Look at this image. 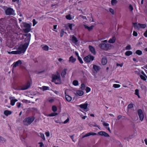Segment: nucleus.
I'll return each mask as SVG.
<instances>
[{
	"instance_id": "obj_41",
	"label": "nucleus",
	"mask_w": 147,
	"mask_h": 147,
	"mask_svg": "<svg viewBox=\"0 0 147 147\" xmlns=\"http://www.w3.org/2000/svg\"><path fill=\"white\" fill-rule=\"evenodd\" d=\"M52 109L53 111L54 112L56 111L57 110V107L55 106H53Z\"/></svg>"
},
{
	"instance_id": "obj_3",
	"label": "nucleus",
	"mask_w": 147,
	"mask_h": 147,
	"mask_svg": "<svg viewBox=\"0 0 147 147\" xmlns=\"http://www.w3.org/2000/svg\"><path fill=\"white\" fill-rule=\"evenodd\" d=\"M11 40L7 41V45L8 47L10 48H12L15 44L17 42V40L20 37H10Z\"/></svg>"
},
{
	"instance_id": "obj_28",
	"label": "nucleus",
	"mask_w": 147,
	"mask_h": 147,
	"mask_svg": "<svg viewBox=\"0 0 147 147\" xmlns=\"http://www.w3.org/2000/svg\"><path fill=\"white\" fill-rule=\"evenodd\" d=\"M140 77L141 79L143 80L144 81H146L147 80V76L146 75L145 76L144 75H141L140 76Z\"/></svg>"
},
{
	"instance_id": "obj_56",
	"label": "nucleus",
	"mask_w": 147,
	"mask_h": 147,
	"mask_svg": "<svg viewBox=\"0 0 147 147\" xmlns=\"http://www.w3.org/2000/svg\"><path fill=\"white\" fill-rule=\"evenodd\" d=\"M78 59L81 63H83V62L81 57H80L78 58Z\"/></svg>"
},
{
	"instance_id": "obj_9",
	"label": "nucleus",
	"mask_w": 147,
	"mask_h": 147,
	"mask_svg": "<svg viewBox=\"0 0 147 147\" xmlns=\"http://www.w3.org/2000/svg\"><path fill=\"white\" fill-rule=\"evenodd\" d=\"M99 46L100 48L101 49L105 50H107L110 49V48L111 47V46L110 45L103 43L100 44L99 45Z\"/></svg>"
},
{
	"instance_id": "obj_58",
	"label": "nucleus",
	"mask_w": 147,
	"mask_h": 147,
	"mask_svg": "<svg viewBox=\"0 0 147 147\" xmlns=\"http://www.w3.org/2000/svg\"><path fill=\"white\" fill-rule=\"evenodd\" d=\"M16 105L18 108H20L21 107V103L19 102H18L16 104Z\"/></svg>"
},
{
	"instance_id": "obj_50",
	"label": "nucleus",
	"mask_w": 147,
	"mask_h": 147,
	"mask_svg": "<svg viewBox=\"0 0 147 147\" xmlns=\"http://www.w3.org/2000/svg\"><path fill=\"white\" fill-rule=\"evenodd\" d=\"M42 49L44 50H46V45H41Z\"/></svg>"
},
{
	"instance_id": "obj_48",
	"label": "nucleus",
	"mask_w": 147,
	"mask_h": 147,
	"mask_svg": "<svg viewBox=\"0 0 147 147\" xmlns=\"http://www.w3.org/2000/svg\"><path fill=\"white\" fill-rule=\"evenodd\" d=\"M40 135V136L42 138V139H43L44 140H45V137L44 135V134L42 133H39Z\"/></svg>"
},
{
	"instance_id": "obj_4",
	"label": "nucleus",
	"mask_w": 147,
	"mask_h": 147,
	"mask_svg": "<svg viewBox=\"0 0 147 147\" xmlns=\"http://www.w3.org/2000/svg\"><path fill=\"white\" fill-rule=\"evenodd\" d=\"M52 81L56 84H60L61 83L60 74L57 73L56 74L53 75L52 77Z\"/></svg>"
},
{
	"instance_id": "obj_45",
	"label": "nucleus",
	"mask_w": 147,
	"mask_h": 147,
	"mask_svg": "<svg viewBox=\"0 0 147 147\" xmlns=\"http://www.w3.org/2000/svg\"><path fill=\"white\" fill-rule=\"evenodd\" d=\"M33 26H34L36 24H37V22L36 21L35 19H33L32 20Z\"/></svg>"
},
{
	"instance_id": "obj_27",
	"label": "nucleus",
	"mask_w": 147,
	"mask_h": 147,
	"mask_svg": "<svg viewBox=\"0 0 147 147\" xmlns=\"http://www.w3.org/2000/svg\"><path fill=\"white\" fill-rule=\"evenodd\" d=\"M67 70V69H63L61 73V76L62 77H64L66 74V71Z\"/></svg>"
},
{
	"instance_id": "obj_59",
	"label": "nucleus",
	"mask_w": 147,
	"mask_h": 147,
	"mask_svg": "<svg viewBox=\"0 0 147 147\" xmlns=\"http://www.w3.org/2000/svg\"><path fill=\"white\" fill-rule=\"evenodd\" d=\"M123 65V63H121V64H119L117 63V66H119L121 67H122Z\"/></svg>"
},
{
	"instance_id": "obj_52",
	"label": "nucleus",
	"mask_w": 147,
	"mask_h": 147,
	"mask_svg": "<svg viewBox=\"0 0 147 147\" xmlns=\"http://www.w3.org/2000/svg\"><path fill=\"white\" fill-rule=\"evenodd\" d=\"M133 35L135 36H138V33L137 32L135 31L133 32Z\"/></svg>"
},
{
	"instance_id": "obj_32",
	"label": "nucleus",
	"mask_w": 147,
	"mask_h": 147,
	"mask_svg": "<svg viewBox=\"0 0 147 147\" xmlns=\"http://www.w3.org/2000/svg\"><path fill=\"white\" fill-rule=\"evenodd\" d=\"M139 28H144L146 27V25L145 24H141L140 23L138 24Z\"/></svg>"
},
{
	"instance_id": "obj_23",
	"label": "nucleus",
	"mask_w": 147,
	"mask_h": 147,
	"mask_svg": "<svg viewBox=\"0 0 147 147\" xmlns=\"http://www.w3.org/2000/svg\"><path fill=\"white\" fill-rule=\"evenodd\" d=\"M97 134L94 132H89L85 134L86 137L90 136H94L96 135Z\"/></svg>"
},
{
	"instance_id": "obj_37",
	"label": "nucleus",
	"mask_w": 147,
	"mask_h": 147,
	"mask_svg": "<svg viewBox=\"0 0 147 147\" xmlns=\"http://www.w3.org/2000/svg\"><path fill=\"white\" fill-rule=\"evenodd\" d=\"M111 4L113 5L116 4L117 3V0H111Z\"/></svg>"
},
{
	"instance_id": "obj_18",
	"label": "nucleus",
	"mask_w": 147,
	"mask_h": 147,
	"mask_svg": "<svg viewBox=\"0 0 147 147\" xmlns=\"http://www.w3.org/2000/svg\"><path fill=\"white\" fill-rule=\"evenodd\" d=\"M103 125L107 129L109 132H111L110 128L109 127V124L105 122H103L102 123Z\"/></svg>"
},
{
	"instance_id": "obj_60",
	"label": "nucleus",
	"mask_w": 147,
	"mask_h": 147,
	"mask_svg": "<svg viewBox=\"0 0 147 147\" xmlns=\"http://www.w3.org/2000/svg\"><path fill=\"white\" fill-rule=\"evenodd\" d=\"M12 1L13 2H17V3L18 4L20 3L19 0H12Z\"/></svg>"
},
{
	"instance_id": "obj_10",
	"label": "nucleus",
	"mask_w": 147,
	"mask_h": 147,
	"mask_svg": "<svg viewBox=\"0 0 147 147\" xmlns=\"http://www.w3.org/2000/svg\"><path fill=\"white\" fill-rule=\"evenodd\" d=\"M30 82L28 81L26 84L22 86L20 90H25L27 89L30 87Z\"/></svg>"
},
{
	"instance_id": "obj_43",
	"label": "nucleus",
	"mask_w": 147,
	"mask_h": 147,
	"mask_svg": "<svg viewBox=\"0 0 147 147\" xmlns=\"http://www.w3.org/2000/svg\"><path fill=\"white\" fill-rule=\"evenodd\" d=\"M91 90V88L88 87H86V93H88L89 92H90Z\"/></svg>"
},
{
	"instance_id": "obj_25",
	"label": "nucleus",
	"mask_w": 147,
	"mask_h": 147,
	"mask_svg": "<svg viewBox=\"0 0 147 147\" xmlns=\"http://www.w3.org/2000/svg\"><path fill=\"white\" fill-rule=\"evenodd\" d=\"M65 99L66 100L68 101L69 102L71 101L72 99L71 97L68 95H66L65 96Z\"/></svg>"
},
{
	"instance_id": "obj_40",
	"label": "nucleus",
	"mask_w": 147,
	"mask_h": 147,
	"mask_svg": "<svg viewBox=\"0 0 147 147\" xmlns=\"http://www.w3.org/2000/svg\"><path fill=\"white\" fill-rule=\"evenodd\" d=\"M135 94L138 96V98H140V96L139 95V90L138 89H136L135 91Z\"/></svg>"
},
{
	"instance_id": "obj_33",
	"label": "nucleus",
	"mask_w": 147,
	"mask_h": 147,
	"mask_svg": "<svg viewBox=\"0 0 147 147\" xmlns=\"http://www.w3.org/2000/svg\"><path fill=\"white\" fill-rule=\"evenodd\" d=\"M72 41L73 42L76 44L78 41L76 37H72Z\"/></svg>"
},
{
	"instance_id": "obj_64",
	"label": "nucleus",
	"mask_w": 147,
	"mask_h": 147,
	"mask_svg": "<svg viewBox=\"0 0 147 147\" xmlns=\"http://www.w3.org/2000/svg\"><path fill=\"white\" fill-rule=\"evenodd\" d=\"M75 53L76 55L77 56L78 58L80 57V56L79 55L78 53L76 51L75 52Z\"/></svg>"
},
{
	"instance_id": "obj_12",
	"label": "nucleus",
	"mask_w": 147,
	"mask_h": 147,
	"mask_svg": "<svg viewBox=\"0 0 147 147\" xmlns=\"http://www.w3.org/2000/svg\"><path fill=\"white\" fill-rule=\"evenodd\" d=\"M22 61L20 60H19L17 61L14 62L12 65L13 68L20 65L22 64Z\"/></svg>"
},
{
	"instance_id": "obj_44",
	"label": "nucleus",
	"mask_w": 147,
	"mask_h": 147,
	"mask_svg": "<svg viewBox=\"0 0 147 147\" xmlns=\"http://www.w3.org/2000/svg\"><path fill=\"white\" fill-rule=\"evenodd\" d=\"M58 61L59 62H60L61 63H64L65 61V60H64L63 59L61 58H59L58 59Z\"/></svg>"
},
{
	"instance_id": "obj_22",
	"label": "nucleus",
	"mask_w": 147,
	"mask_h": 147,
	"mask_svg": "<svg viewBox=\"0 0 147 147\" xmlns=\"http://www.w3.org/2000/svg\"><path fill=\"white\" fill-rule=\"evenodd\" d=\"M107 63V60L106 58L103 57L102 60V63L103 65H106Z\"/></svg>"
},
{
	"instance_id": "obj_11",
	"label": "nucleus",
	"mask_w": 147,
	"mask_h": 147,
	"mask_svg": "<svg viewBox=\"0 0 147 147\" xmlns=\"http://www.w3.org/2000/svg\"><path fill=\"white\" fill-rule=\"evenodd\" d=\"M88 106V104L86 102L84 104H81L77 106L80 107V108L83 109L86 111H88V109L87 108Z\"/></svg>"
},
{
	"instance_id": "obj_62",
	"label": "nucleus",
	"mask_w": 147,
	"mask_h": 147,
	"mask_svg": "<svg viewBox=\"0 0 147 147\" xmlns=\"http://www.w3.org/2000/svg\"><path fill=\"white\" fill-rule=\"evenodd\" d=\"M38 144H40V147H42L43 146V144L42 142H39Z\"/></svg>"
},
{
	"instance_id": "obj_20",
	"label": "nucleus",
	"mask_w": 147,
	"mask_h": 147,
	"mask_svg": "<svg viewBox=\"0 0 147 147\" xmlns=\"http://www.w3.org/2000/svg\"><path fill=\"white\" fill-rule=\"evenodd\" d=\"M76 61V59L73 56H71L69 58V61L71 63H74Z\"/></svg>"
},
{
	"instance_id": "obj_35",
	"label": "nucleus",
	"mask_w": 147,
	"mask_h": 147,
	"mask_svg": "<svg viewBox=\"0 0 147 147\" xmlns=\"http://www.w3.org/2000/svg\"><path fill=\"white\" fill-rule=\"evenodd\" d=\"M25 34H23L22 37H24V36H25L26 37H31V35L30 33H28V32L27 33H25Z\"/></svg>"
},
{
	"instance_id": "obj_61",
	"label": "nucleus",
	"mask_w": 147,
	"mask_h": 147,
	"mask_svg": "<svg viewBox=\"0 0 147 147\" xmlns=\"http://www.w3.org/2000/svg\"><path fill=\"white\" fill-rule=\"evenodd\" d=\"M69 119L68 118H67L64 122V123L65 124L68 122L69 121Z\"/></svg>"
},
{
	"instance_id": "obj_1",
	"label": "nucleus",
	"mask_w": 147,
	"mask_h": 147,
	"mask_svg": "<svg viewBox=\"0 0 147 147\" xmlns=\"http://www.w3.org/2000/svg\"><path fill=\"white\" fill-rule=\"evenodd\" d=\"M7 20L4 19H0V33L2 34V36L3 37H14L18 36L20 34V33L16 34L15 36L13 35H9L11 32L12 27L9 25L7 24Z\"/></svg>"
},
{
	"instance_id": "obj_53",
	"label": "nucleus",
	"mask_w": 147,
	"mask_h": 147,
	"mask_svg": "<svg viewBox=\"0 0 147 147\" xmlns=\"http://www.w3.org/2000/svg\"><path fill=\"white\" fill-rule=\"evenodd\" d=\"M133 107V105L132 104H129L128 106V108L129 109H130L132 108Z\"/></svg>"
},
{
	"instance_id": "obj_2",
	"label": "nucleus",
	"mask_w": 147,
	"mask_h": 147,
	"mask_svg": "<svg viewBox=\"0 0 147 147\" xmlns=\"http://www.w3.org/2000/svg\"><path fill=\"white\" fill-rule=\"evenodd\" d=\"M30 37H26L23 39L21 44L19 45L16 49L17 50L11 52L7 51L9 54H20L24 53L26 50L30 43Z\"/></svg>"
},
{
	"instance_id": "obj_7",
	"label": "nucleus",
	"mask_w": 147,
	"mask_h": 147,
	"mask_svg": "<svg viewBox=\"0 0 147 147\" xmlns=\"http://www.w3.org/2000/svg\"><path fill=\"white\" fill-rule=\"evenodd\" d=\"M5 14L7 15H15V11L11 7H8L5 10Z\"/></svg>"
},
{
	"instance_id": "obj_17",
	"label": "nucleus",
	"mask_w": 147,
	"mask_h": 147,
	"mask_svg": "<svg viewBox=\"0 0 147 147\" xmlns=\"http://www.w3.org/2000/svg\"><path fill=\"white\" fill-rule=\"evenodd\" d=\"M89 49L91 53L94 55H95L96 54V52L94 48L91 45L89 46Z\"/></svg>"
},
{
	"instance_id": "obj_39",
	"label": "nucleus",
	"mask_w": 147,
	"mask_h": 147,
	"mask_svg": "<svg viewBox=\"0 0 147 147\" xmlns=\"http://www.w3.org/2000/svg\"><path fill=\"white\" fill-rule=\"evenodd\" d=\"M0 141L1 142L4 143L5 142V139L3 137H0Z\"/></svg>"
},
{
	"instance_id": "obj_49",
	"label": "nucleus",
	"mask_w": 147,
	"mask_h": 147,
	"mask_svg": "<svg viewBox=\"0 0 147 147\" xmlns=\"http://www.w3.org/2000/svg\"><path fill=\"white\" fill-rule=\"evenodd\" d=\"M131 49V45H128L127 46L126 48H125V49L126 50H130Z\"/></svg>"
},
{
	"instance_id": "obj_19",
	"label": "nucleus",
	"mask_w": 147,
	"mask_h": 147,
	"mask_svg": "<svg viewBox=\"0 0 147 147\" xmlns=\"http://www.w3.org/2000/svg\"><path fill=\"white\" fill-rule=\"evenodd\" d=\"M100 67L97 65H94L93 66V69L94 71H95L96 72H97L99 71L100 69Z\"/></svg>"
},
{
	"instance_id": "obj_5",
	"label": "nucleus",
	"mask_w": 147,
	"mask_h": 147,
	"mask_svg": "<svg viewBox=\"0 0 147 147\" xmlns=\"http://www.w3.org/2000/svg\"><path fill=\"white\" fill-rule=\"evenodd\" d=\"M22 24L24 27L25 28V29H23L24 33H27L30 32L31 30V24L24 22H23Z\"/></svg>"
},
{
	"instance_id": "obj_29",
	"label": "nucleus",
	"mask_w": 147,
	"mask_h": 147,
	"mask_svg": "<svg viewBox=\"0 0 147 147\" xmlns=\"http://www.w3.org/2000/svg\"><path fill=\"white\" fill-rule=\"evenodd\" d=\"M60 34V37H62L64 34H66L67 33L66 32L64 31V30L63 29H61V30Z\"/></svg>"
},
{
	"instance_id": "obj_24",
	"label": "nucleus",
	"mask_w": 147,
	"mask_h": 147,
	"mask_svg": "<svg viewBox=\"0 0 147 147\" xmlns=\"http://www.w3.org/2000/svg\"><path fill=\"white\" fill-rule=\"evenodd\" d=\"M84 26L89 31L92 30L93 29L94 27L93 26H90L89 27L86 25H84Z\"/></svg>"
},
{
	"instance_id": "obj_8",
	"label": "nucleus",
	"mask_w": 147,
	"mask_h": 147,
	"mask_svg": "<svg viewBox=\"0 0 147 147\" xmlns=\"http://www.w3.org/2000/svg\"><path fill=\"white\" fill-rule=\"evenodd\" d=\"M94 57L90 55L84 57V61L87 63H89L91 61H93L94 59Z\"/></svg>"
},
{
	"instance_id": "obj_46",
	"label": "nucleus",
	"mask_w": 147,
	"mask_h": 147,
	"mask_svg": "<svg viewBox=\"0 0 147 147\" xmlns=\"http://www.w3.org/2000/svg\"><path fill=\"white\" fill-rule=\"evenodd\" d=\"M129 8L130 11H132L134 9L133 7L131 4L129 5Z\"/></svg>"
},
{
	"instance_id": "obj_15",
	"label": "nucleus",
	"mask_w": 147,
	"mask_h": 147,
	"mask_svg": "<svg viewBox=\"0 0 147 147\" xmlns=\"http://www.w3.org/2000/svg\"><path fill=\"white\" fill-rule=\"evenodd\" d=\"M98 134L101 136H104L105 137H109V135L107 133L104 131H99L98 133Z\"/></svg>"
},
{
	"instance_id": "obj_14",
	"label": "nucleus",
	"mask_w": 147,
	"mask_h": 147,
	"mask_svg": "<svg viewBox=\"0 0 147 147\" xmlns=\"http://www.w3.org/2000/svg\"><path fill=\"white\" fill-rule=\"evenodd\" d=\"M9 98L10 100L11 105L12 106L14 105L15 102L18 101V100L14 97H10Z\"/></svg>"
},
{
	"instance_id": "obj_54",
	"label": "nucleus",
	"mask_w": 147,
	"mask_h": 147,
	"mask_svg": "<svg viewBox=\"0 0 147 147\" xmlns=\"http://www.w3.org/2000/svg\"><path fill=\"white\" fill-rule=\"evenodd\" d=\"M109 10V11L113 15L114 14V10L113 9L111 8H110Z\"/></svg>"
},
{
	"instance_id": "obj_26",
	"label": "nucleus",
	"mask_w": 147,
	"mask_h": 147,
	"mask_svg": "<svg viewBox=\"0 0 147 147\" xmlns=\"http://www.w3.org/2000/svg\"><path fill=\"white\" fill-rule=\"evenodd\" d=\"M4 113L6 116H7L9 115H11V112L9 111L6 110L4 111Z\"/></svg>"
},
{
	"instance_id": "obj_31",
	"label": "nucleus",
	"mask_w": 147,
	"mask_h": 147,
	"mask_svg": "<svg viewBox=\"0 0 147 147\" xmlns=\"http://www.w3.org/2000/svg\"><path fill=\"white\" fill-rule=\"evenodd\" d=\"M73 84L75 86H78L79 85V82L77 80H74L73 82Z\"/></svg>"
},
{
	"instance_id": "obj_57",
	"label": "nucleus",
	"mask_w": 147,
	"mask_h": 147,
	"mask_svg": "<svg viewBox=\"0 0 147 147\" xmlns=\"http://www.w3.org/2000/svg\"><path fill=\"white\" fill-rule=\"evenodd\" d=\"M40 89L41 90H42L43 91L45 90H46V86H43L42 87L40 88Z\"/></svg>"
},
{
	"instance_id": "obj_38",
	"label": "nucleus",
	"mask_w": 147,
	"mask_h": 147,
	"mask_svg": "<svg viewBox=\"0 0 147 147\" xmlns=\"http://www.w3.org/2000/svg\"><path fill=\"white\" fill-rule=\"evenodd\" d=\"M121 85L119 84H114L113 85V87L115 88H119L120 87Z\"/></svg>"
},
{
	"instance_id": "obj_13",
	"label": "nucleus",
	"mask_w": 147,
	"mask_h": 147,
	"mask_svg": "<svg viewBox=\"0 0 147 147\" xmlns=\"http://www.w3.org/2000/svg\"><path fill=\"white\" fill-rule=\"evenodd\" d=\"M138 113L139 117L141 121H142L144 118V116L142 110L141 109L138 110Z\"/></svg>"
},
{
	"instance_id": "obj_21",
	"label": "nucleus",
	"mask_w": 147,
	"mask_h": 147,
	"mask_svg": "<svg viewBox=\"0 0 147 147\" xmlns=\"http://www.w3.org/2000/svg\"><path fill=\"white\" fill-rule=\"evenodd\" d=\"M76 94L79 96H82L84 94V92L82 90H78L76 91Z\"/></svg>"
},
{
	"instance_id": "obj_16",
	"label": "nucleus",
	"mask_w": 147,
	"mask_h": 147,
	"mask_svg": "<svg viewBox=\"0 0 147 147\" xmlns=\"http://www.w3.org/2000/svg\"><path fill=\"white\" fill-rule=\"evenodd\" d=\"M74 24H72L69 23L67 24H65V27L66 29L69 28L70 30H72V26H74Z\"/></svg>"
},
{
	"instance_id": "obj_55",
	"label": "nucleus",
	"mask_w": 147,
	"mask_h": 147,
	"mask_svg": "<svg viewBox=\"0 0 147 147\" xmlns=\"http://www.w3.org/2000/svg\"><path fill=\"white\" fill-rule=\"evenodd\" d=\"M57 114V113H52L49 115V116H53L56 115Z\"/></svg>"
},
{
	"instance_id": "obj_36",
	"label": "nucleus",
	"mask_w": 147,
	"mask_h": 147,
	"mask_svg": "<svg viewBox=\"0 0 147 147\" xmlns=\"http://www.w3.org/2000/svg\"><path fill=\"white\" fill-rule=\"evenodd\" d=\"M136 53L137 55H140L142 54V52L141 51L138 50L136 51Z\"/></svg>"
},
{
	"instance_id": "obj_42",
	"label": "nucleus",
	"mask_w": 147,
	"mask_h": 147,
	"mask_svg": "<svg viewBox=\"0 0 147 147\" xmlns=\"http://www.w3.org/2000/svg\"><path fill=\"white\" fill-rule=\"evenodd\" d=\"M85 85L84 84H82L81 85L80 88L82 90H84L85 89Z\"/></svg>"
},
{
	"instance_id": "obj_47",
	"label": "nucleus",
	"mask_w": 147,
	"mask_h": 147,
	"mask_svg": "<svg viewBox=\"0 0 147 147\" xmlns=\"http://www.w3.org/2000/svg\"><path fill=\"white\" fill-rule=\"evenodd\" d=\"M66 18L67 20H71V16L70 15H68L66 16Z\"/></svg>"
},
{
	"instance_id": "obj_30",
	"label": "nucleus",
	"mask_w": 147,
	"mask_h": 147,
	"mask_svg": "<svg viewBox=\"0 0 147 147\" xmlns=\"http://www.w3.org/2000/svg\"><path fill=\"white\" fill-rule=\"evenodd\" d=\"M115 37H112L109 39V41L110 43H113L115 42Z\"/></svg>"
},
{
	"instance_id": "obj_51",
	"label": "nucleus",
	"mask_w": 147,
	"mask_h": 147,
	"mask_svg": "<svg viewBox=\"0 0 147 147\" xmlns=\"http://www.w3.org/2000/svg\"><path fill=\"white\" fill-rule=\"evenodd\" d=\"M133 24L134 26L136 27L137 28H139V25L138 24H137V23H133Z\"/></svg>"
},
{
	"instance_id": "obj_63",
	"label": "nucleus",
	"mask_w": 147,
	"mask_h": 147,
	"mask_svg": "<svg viewBox=\"0 0 147 147\" xmlns=\"http://www.w3.org/2000/svg\"><path fill=\"white\" fill-rule=\"evenodd\" d=\"M144 35L145 37H147V30H146L144 34Z\"/></svg>"
},
{
	"instance_id": "obj_34",
	"label": "nucleus",
	"mask_w": 147,
	"mask_h": 147,
	"mask_svg": "<svg viewBox=\"0 0 147 147\" xmlns=\"http://www.w3.org/2000/svg\"><path fill=\"white\" fill-rule=\"evenodd\" d=\"M132 54V52L131 51H128L125 53V55L127 56H129Z\"/></svg>"
},
{
	"instance_id": "obj_6",
	"label": "nucleus",
	"mask_w": 147,
	"mask_h": 147,
	"mask_svg": "<svg viewBox=\"0 0 147 147\" xmlns=\"http://www.w3.org/2000/svg\"><path fill=\"white\" fill-rule=\"evenodd\" d=\"M34 119V117H29L25 119L23 121V122L24 125H30Z\"/></svg>"
}]
</instances>
